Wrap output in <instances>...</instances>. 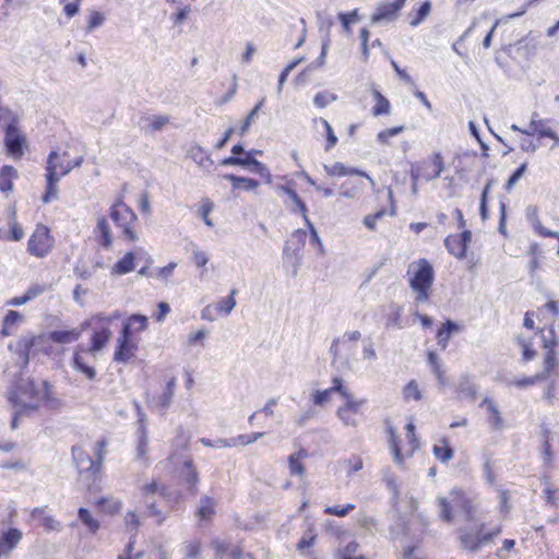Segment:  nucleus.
<instances>
[{
	"mask_svg": "<svg viewBox=\"0 0 559 559\" xmlns=\"http://www.w3.org/2000/svg\"><path fill=\"white\" fill-rule=\"evenodd\" d=\"M121 313L116 310L110 314L95 313L82 324V329L92 328L90 345H78L72 357V367L75 371L81 372L87 380L96 378V370L90 364V356L94 357L96 353L102 350L109 343L112 332L111 324L120 319Z\"/></svg>",
	"mask_w": 559,
	"mask_h": 559,
	"instance_id": "nucleus-1",
	"label": "nucleus"
},
{
	"mask_svg": "<svg viewBox=\"0 0 559 559\" xmlns=\"http://www.w3.org/2000/svg\"><path fill=\"white\" fill-rule=\"evenodd\" d=\"M83 155L75 145H67L64 150L51 151L46 162V191L41 197L49 203L58 197L59 180L82 165Z\"/></svg>",
	"mask_w": 559,
	"mask_h": 559,
	"instance_id": "nucleus-2",
	"label": "nucleus"
},
{
	"mask_svg": "<svg viewBox=\"0 0 559 559\" xmlns=\"http://www.w3.org/2000/svg\"><path fill=\"white\" fill-rule=\"evenodd\" d=\"M52 386L48 381H43L39 388L35 381H23L15 386L9 394V401L13 406L20 407L12 418V428L17 427V421L21 416L28 412L38 409L41 402L51 400Z\"/></svg>",
	"mask_w": 559,
	"mask_h": 559,
	"instance_id": "nucleus-3",
	"label": "nucleus"
},
{
	"mask_svg": "<svg viewBox=\"0 0 559 559\" xmlns=\"http://www.w3.org/2000/svg\"><path fill=\"white\" fill-rule=\"evenodd\" d=\"M439 518L445 523H452L454 513L464 514L465 521L472 522L475 518L476 496L459 487L452 488L447 497H438Z\"/></svg>",
	"mask_w": 559,
	"mask_h": 559,
	"instance_id": "nucleus-4",
	"label": "nucleus"
},
{
	"mask_svg": "<svg viewBox=\"0 0 559 559\" xmlns=\"http://www.w3.org/2000/svg\"><path fill=\"white\" fill-rule=\"evenodd\" d=\"M388 441L393 454H414L420 450V440L416 435V426L412 417L403 425V436L391 418L384 421Z\"/></svg>",
	"mask_w": 559,
	"mask_h": 559,
	"instance_id": "nucleus-5",
	"label": "nucleus"
},
{
	"mask_svg": "<svg viewBox=\"0 0 559 559\" xmlns=\"http://www.w3.org/2000/svg\"><path fill=\"white\" fill-rule=\"evenodd\" d=\"M409 287L415 293L416 302L429 300L435 281L432 264L425 258L413 261L407 267Z\"/></svg>",
	"mask_w": 559,
	"mask_h": 559,
	"instance_id": "nucleus-6",
	"label": "nucleus"
},
{
	"mask_svg": "<svg viewBox=\"0 0 559 559\" xmlns=\"http://www.w3.org/2000/svg\"><path fill=\"white\" fill-rule=\"evenodd\" d=\"M109 217L120 230L121 237L128 242L139 239V219L134 211L119 198L109 209Z\"/></svg>",
	"mask_w": 559,
	"mask_h": 559,
	"instance_id": "nucleus-7",
	"label": "nucleus"
},
{
	"mask_svg": "<svg viewBox=\"0 0 559 559\" xmlns=\"http://www.w3.org/2000/svg\"><path fill=\"white\" fill-rule=\"evenodd\" d=\"M79 473V481L90 491L99 489L103 456H72Z\"/></svg>",
	"mask_w": 559,
	"mask_h": 559,
	"instance_id": "nucleus-8",
	"label": "nucleus"
},
{
	"mask_svg": "<svg viewBox=\"0 0 559 559\" xmlns=\"http://www.w3.org/2000/svg\"><path fill=\"white\" fill-rule=\"evenodd\" d=\"M445 168L441 152H433L428 157L414 163L411 167V177L414 182L432 181L441 176Z\"/></svg>",
	"mask_w": 559,
	"mask_h": 559,
	"instance_id": "nucleus-9",
	"label": "nucleus"
},
{
	"mask_svg": "<svg viewBox=\"0 0 559 559\" xmlns=\"http://www.w3.org/2000/svg\"><path fill=\"white\" fill-rule=\"evenodd\" d=\"M55 247V238L48 226L39 223L27 241V252L29 255L43 259L51 253Z\"/></svg>",
	"mask_w": 559,
	"mask_h": 559,
	"instance_id": "nucleus-10",
	"label": "nucleus"
},
{
	"mask_svg": "<svg viewBox=\"0 0 559 559\" xmlns=\"http://www.w3.org/2000/svg\"><path fill=\"white\" fill-rule=\"evenodd\" d=\"M3 122L7 123L4 145L7 153L14 159H20L24 154V148L27 146L26 136L20 131L17 123L19 119L15 115L8 118Z\"/></svg>",
	"mask_w": 559,
	"mask_h": 559,
	"instance_id": "nucleus-11",
	"label": "nucleus"
},
{
	"mask_svg": "<svg viewBox=\"0 0 559 559\" xmlns=\"http://www.w3.org/2000/svg\"><path fill=\"white\" fill-rule=\"evenodd\" d=\"M342 399L344 404L337 408L336 414L345 425L356 427L365 417L362 408L366 400L355 399L348 389H346L345 395Z\"/></svg>",
	"mask_w": 559,
	"mask_h": 559,
	"instance_id": "nucleus-12",
	"label": "nucleus"
},
{
	"mask_svg": "<svg viewBox=\"0 0 559 559\" xmlns=\"http://www.w3.org/2000/svg\"><path fill=\"white\" fill-rule=\"evenodd\" d=\"M512 129L523 134L535 135L538 141L549 139L551 141L549 146L551 150L559 146V135L551 127H549L546 120L532 119L527 130L520 129L516 126H512Z\"/></svg>",
	"mask_w": 559,
	"mask_h": 559,
	"instance_id": "nucleus-13",
	"label": "nucleus"
},
{
	"mask_svg": "<svg viewBox=\"0 0 559 559\" xmlns=\"http://www.w3.org/2000/svg\"><path fill=\"white\" fill-rule=\"evenodd\" d=\"M139 343L140 341L138 337H130L119 333L116 341L114 360L120 364L129 362L135 357L136 352L139 350Z\"/></svg>",
	"mask_w": 559,
	"mask_h": 559,
	"instance_id": "nucleus-14",
	"label": "nucleus"
},
{
	"mask_svg": "<svg viewBox=\"0 0 559 559\" xmlns=\"http://www.w3.org/2000/svg\"><path fill=\"white\" fill-rule=\"evenodd\" d=\"M472 242V233L467 229L461 234H452L445 237L444 246L448 252L456 258L463 260L467 258V249Z\"/></svg>",
	"mask_w": 559,
	"mask_h": 559,
	"instance_id": "nucleus-15",
	"label": "nucleus"
},
{
	"mask_svg": "<svg viewBox=\"0 0 559 559\" xmlns=\"http://www.w3.org/2000/svg\"><path fill=\"white\" fill-rule=\"evenodd\" d=\"M231 156L225 157L221 164L224 166H241L248 167L254 171H261L264 169V165L258 159L246 153L241 144H236L231 148Z\"/></svg>",
	"mask_w": 559,
	"mask_h": 559,
	"instance_id": "nucleus-16",
	"label": "nucleus"
},
{
	"mask_svg": "<svg viewBox=\"0 0 559 559\" xmlns=\"http://www.w3.org/2000/svg\"><path fill=\"white\" fill-rule=\"evenodd\" d=\"M236 294L237 290L231 289L229 296H227L226 298L221 299L216 304H211L204 307L201 312V318L206 321H214L218 317L229 314L236 306Z\"/></svg>",
	"mask_w": 559,
	"mask_h": 559,
	"instance_id": "nucleus-17",
	"label": "nucleus"
},
{
	"mask_svg": "<svg viewBox=\"0 0 559 559\" xmlns=\"http://www.w3.org/2000/svg\"><path fill=\"white\" fill-rule=\"evenodd\" d=\"M549 333L552 335L551 338L544 337V348L546 353L543 358V371L538 372L543 376V379L546 380L550 374H552L558 367V343L555 340L554 330L550 329Z\"/></svg>",
	"mask_w": 559,
	"mask_h": 559,
	"instance_id": "nucleus-18",
	"label": "nucleus"
},
{
	"mask_svg": "<svg viewBox=\"0 0 559 559\" xmlns=\"http://www.w3.org/2000/svg\"><path fill=\"white\" fill-rule=\"evenodd\" d=\"M323 169H324V173L326 174V176H329L331 178L353 177V176L366 177V179L368 180V183L371 187H373L376 185L374 180L367 173H365L360 169H357L355 167H348L341 162H335L330 165H324Z\"/></svg>",
	"mask_w": 559,
	"mask_h": 559,
	"instance_id": "nucleus-19",
	"label": "nucleus"
},
{
	"mask_svg": "<svg viewBox=\"0 0 559 559\" xmlns=\"http://www.w3.org/2000/svg\"><path fill=\"white\" fill-rule=\"evenodd\" d=\"M406 0H394L392 2H381L377 5L373 14L371 15V22L378 23L381 21L394 20L399 12L405 5Z\"/></svg>",
	"mask_w": 559,
	"mask_h": 559,
	"instance_id": "nucleus-20",
	"label": "nucleus"
},
{
	"mask_svg": "<svg viewBox=\"0 0 559 559\" xmlns=\"http://www.w3.org/2000/svg\"><path fill=\"white\" fill-rule=\"evenodd\" d=\"M148 318L146 316L133 313L126 318L120 333L130 337H136L138 334L148 329Z\"/></svg>",
	"mask_w": 559,
	"mask_h": 559,
	"instance_id": "nucleus-21",
	"label": "nucleus"
},
{
	"mask_svg": "<svg viewBox=\"0 0 559 559\" xmlns=\"http://www.w3.org/2000/svg\"><path fill=\"white\" fill-rule=\"evenodd\" d=\"M366 181L368 182L366 177H347L340 186L341 195L346 199L359 198L365 192Z\"/></svg>",
	"mask_w": 559,
	"mask_h": 559,
	"instance_id": "nucleus-22",
	"label": "nucleus"
},
{
	"mask_svg": "<svg viewBox=\"0 0 559 559\" xmlns=\"http://www.w3.org/2000/svg\"><path fill=\"white\" fill-rule=\"evenodd\" d=\"M93 236L95 241L104 249L111 248L114 237L106 216L98 217L96 226L93 229Z\"/></svg>",
	"mask_w": 559,
	"mask_h": 559,
	"instance_id": "nucleus-23",
	"label": "nucleus"
},
{
	"mask_svg": "<svg viewBox=\"0 0 559 559\" xmlns=\"http://www.w3.org/2000/svg\"><path fill=\"white\" fill-rule=\"evenodd\" d=\"M346 386L343 380L338 377L332 379V386L322 391H316L312 397L313 404L322 406L331 401L333 393H338L341 396L345 395Z\"/></svg>",
	"mask_w": 559,
	"mask_h": 559,
	"instance_id": "nucleus-24",
	"label": "nucleus"
},
{
	"mask_svg": "<svg viewBox=\"0 0 559 559\" xmlns=\"http://www.w3.org/2000/svg\"><path fill=\"white\" fill-rule=\"evenodd\" d=\"M22 532L16 527H9L0 535V557L8 556L21 542Z\"/></svg>",
	"mask_w": 559,
	"mask_h": 559,
	"instance_id": "nucleus-25",
	"label": "nucleus"
},
{
	"mask_svg": "<svg viewBox=\"0 0 559 559\" xmlns=\"http://www.w3.org/2000/svg\"><path fill=\"white\" fill-rule=\"evenodd\" d=\"M370 94L374 100V105L371 108V115L373 117L389 116L392 111V105L390 100L380 92L378 86L372 84L370 86Z\"/></svg>",
	"mask_w": 559,
	"mask_h": 559,
	"instance_id": "nucleus-26",
	"label": "nucleus"
},
{
	"mask_svg": "<svg viewBox=\"0 0 559 559\" xmlns=\"http://www.w3.org/2000/svg\"><path fill=\"white\" fill-rule=\"evenodd\" d=\"M459 540L461 546L471 552H477L483 547L477 528L475 532L467 527L460 528Z\"/></svg>",
	"mask_w": 559,
	"mask_h": 559,
	"instance_id": "nucleus-27",
	"label": "nucleus"
},
{
	"mask_svg": "<svg viewBox=\"0 0 559 559\" xmlns=\"http://www.w3.org/2000/svg\"><path fill=\"white\" fill-rule=\"evenodd\" d=\"M135 269V254L132 251H128L110 267V274L112 276H122Z\"/></svg>",
	"mask_w": 559,
	"mask_h": 559,
	"instance_id": "nucleus-28",
	"label": "nucleus"
},
{
	"mask_svg": "<svg viewBox=\"0 0 559 559\" xmlns=\"http://www.w3.org/2000/svg\"><path fill=\"white\" fill-rule=\"evenodd\" d=\"M223 178L231 183L233 191H255L260 187V181L253 178L241 177L234 174H225Z\"/></svg>",
	"mask_w": 559,
	"mask_h": 559,
	"instance_id": "nucleus-29",
	"label": "nucleus"
},
{
	"mask_svg": "<svg viewBox=\"0 0 559 559\" xmlns=\"http://www.w3.org/2000/svg\"><path fill=\"white\" fill-rule=\"evenodd\" d=\"M142 495L143 497L158 495L166 500H171L176 498L177 491L171 490L164 484H158L157 481L153 480L142 487Z\"/></svg>",
	"mask_w": 559,
	"mask_h": 559,
	"instance_id": "nucleus-30",
	"label": "nucleus"
},
{
	"mask_svg": "<svg viewBox=\"0 0 559 559\" xmlns=\"http://www.w3.org/2000/svg\"><path fill=\"white\" fill-rule=\"evenodd\" d=\"M83 329L73 328L70 330H58L49 333V340L57 344H71L82 335Z\"/></svg>",
	"mask_w": 559,
	"mask_h": 559,
	"instance_id": "nucleus-31",
	"label": "nucleus"
},
{
	"mask_svg": "<svg viewBox=\"0 0 559 559\" xmlns=\"http://www.w3.org/2000/svg\"><path fill=\"white\" fill-rule=\"evenodd\" d=\"M461 326L451 320H447L437 331L438 345L445 349L453 333L460 332Z\"/></svg>",
	"mask_w": 559,
	"mask_h": 559,
	"instance_id": "nucleus-32",
	"label": "nucleus"
},
{
	"mask_svg": "<svg viewBox=\"0 0 559 559\" xmlns=\"http://www.w3.org/2000/svg\"><path fill=\"white\" fill-rule=\"evenodd\" d=\"M17 178L16 169L11 165H4L0 169V191L9 193L13 190V181Z\"/></svg>",
	"mask_w": 559,
	"mask_h": 559,
	"instance_id": "nucleus-33",
	"label": "nucleus"
},
{
	"mask_svg": "<svg viewBox=\"0 0 559 559\" xmlns=\"http://www.w3.org/2000/svg\"><path fill=\"white\" fill-rule=\"evenodd\" d=\"M390 535H391V538H393V539H401L404 537L405 538L408 537L409 520L406 516L399 514L396 516L394 524H392L390 527Z\"/></svg>",
	"mask_w": 559,
	"mask_h": 559,
	"instance_id": "nucleus-34",
	"label": "nucleus"
},
{
	"mask_svg": "<svg viewBox=\"0 0 559 559\" xmlns=\"http://www.w3.org/2000/svg\"><path fill=\"white\" fill-rule=\"evenodd\" d=\"M43 292H44V287L43 286H40V285H33V286L28 287V289L23 295L15 296V297L9 299L5 302V305L7 306H14V307L22 306V305L26 304L27 301L36 298L40 294H43Z\"/></svg>",
	"mask_w": 559,
	"mask_h": 559,
	"instance_id": "nucleus-35",
	"label": "nucleus"
},
{
	"mask_svg": "<svg viewBox=\"0 0 559 559\" xmlns=\"http://www.w3.org/2000/svg\"><path fill=\"white\" fill-rule=\"evenodd\" d=\"M292 202L295 204L296 206V210L300 213V215L302 216L307 227L310 229L311 231V235L312 237L316 239V240H319V237H318V234L314 229V226L313 224L310 222L309 217H308V207L306 205V203L300 199V197L298 195L297 192H295L290 198Z\"/></svg>",
	"mask_w": 559,
	"mask_h": 559,
	"instance_id": "nucleus-36",
	"label": "nucleus"
},
{
	"mask_svg": "<svg viewBox=\"0 0 559 559\" xmlns=\"http://www.w3.org/2000/svg\"><path fill=\"white\" fill-rule=\"evenodd\" d=\"M23 320V316L15 311L9 310L3 318L2 329L0 330V336L5 337L12 334L11 328L16 325Z\"/></svg>",
	"mask_w": 559,
	"mask_h": 559,
	"instance_id": "nucleus-37",
	"label": "nucleus"
},
{
	"mask_svg": "<svg viewBox=\"0 0 559 559\" xmlns=\"http://www.w3.org/2000/svg\"><path fill=\"white\" fill-rule=\"evenodd\" d=\"M402 395L405 402H419L423 400V391L416 380H411L404 385Z\"/></svg>",
	"mask_w": 559,
	"mask_h": 559,
	"instance_id": "nucleus-38",
	"label": "nucleus"
},
{
	"mask_svg": "<svg viewBox=\"0 0 559 559\" xmlns=\"http://www.w3.org/2000/svg\"><path fill=\"white\" fill-rule=\"evenodd\" d=\"M180 477L186 481L188 488L190 490H193L199 480V476L195 468L192 466L191 460H187L183 462V466L180 471Z\"/></svg>",
	"mask_w": 559,
	"mask_h": 559,
	"instance_id": "nucleus-39",
	"label": "nucleus"
},
{
	"mask_svg": "<svg viewBox=\"0 0 559 559\" xmlns=\"http://www.w3.org/2000/svg\"><path fill=\"white\" fill-rule=\"evenodd\" d=\"M307 239V233L304 229H296L286 241L284 251H299L304 248Z\"/></svg>",
	"mask_w": 559,
	"mask_h": 559,
	"instance_id": "nucleus-40",
	"label": "nucleus"
},
{
	"mask_svg": "<svg viewBox=\"0 0 559 559\" xmlns=\"http://www.w3.org/2000/svg\"><path fill=\"white\" fill-rule=\"evenodd\" d=\"M515 342L522 349V357L524 361L533 360L536 357V350L533 348V342L531 337L518 335L515 337Z\"/></svg>",
	"mask_w": 559,
	"mask_h": 559,
	"instance_id": "nucleus-41",
	"label": "nucleus"
},
{
	"mask_svg": "<svg viewBox=\"0 0 559 559\" xmlns=\"http://www.w3.org/2000/svg\"><path fill=\"white\" fill-rule=\"evenodd\" d=\"M388 214L389 211L385 207H381L377 210L374 213L366 215L362 219V224L368 230L373 231L377 229V223ZM390 214L393 215L394 210H392Z\"/></svg>",
	"mask_w": 559,
	"mask_h": 559,
	"instance_id": "nucleus-42",
	"label": "nucleus"
},
{
	"mask_svg": "<svg viewBox=\"0 0 559 559\" xmlns=\"http://www.w3.org/2000/svg\"><path fill=\"white\" fill-rule=\"evenodd\" d=\"M427 359L438 381L444 384L447 381L445 371L440 364L438 355L435 352H428Z\"/></svg>",
	"mask_w": 559,
	"mask_h": 559,
	"instance_id": "nucleus-43",
	"label": "nucleus"
},
{
	"mask_svg": "<svg viewBox=\"0 0 559 559\" xmlns=\"http://www.w3.org/2000/svg\"><path fill=\"white\" fill-rule=\"evenodd\" d=\"M316 121L320 122L324 129L325 132V143H324V151L329 152L331 151L336 144H337V136L335 135L332 126L330 122L324 118L316 119Z\"/></svg>",
	"mask_w": 559,
	"mask_h": 559,
	"instance_id": "nucleus-44",
	"label": "nucleus"
},
{
	"mask_svg": "<svg viewBox=\"0 0 559 559\" xmlns=\"http://www.w3.org/2000/svg\"><path fill=\"white\" fill-rule=\"evenodd\" d=\"M484 404L487 405V411L489 414L488 420L492 428L500 429L503 426V419L500 415V412L497 407V405L489 400H485Z\"/></svg>",
	"mask_w": 559,
	"mask_h": 559,
	"instance_id": "nucleus-45",
	"label": "nucleus"
},
{
	"mask_svg": "<svg viewBox=\"0 0 559 559\" xmlns=\"http://www.w3.org/2000/svg\"><path fill=\"white\" fill-rule=\"evenodd\" d=\"M78 516L91 533L95 534L99 530V522L92 516L88 509L81 507L78 510Z\"/></svg>",
	"mask_w": 559,
	"mask_h": 559,
	"instance_id": "nucleus-46",
	"label": "nucleus"
},
{
	"mask_svg": "<svg viewBox=\"0 0 559 559\" xmlns=\"http://www.w3.org/2000/svg\"><path fill=\"white\" fill-rule=\"evenodd\" d=\"M431 11V3L429 1H425L420 4V7L411 14V25L417 26L420 24L430 13Z\"/></svg>",
	"mask_w": 559,
	"mask_h": 559,
	"instance_id": "nucleus-47",
	"label": "nucleus"
},
{
	"mask_svg": "<svg viewBox=\"0 0 559 559\" xmlns=\"http://www.w3.org/2000/svg\"><path fill=\"white\" fill-rule=\"evenodd\" d=\"M214 206H215L214 202L211 199L203 198L201 200V204H200V209H199V214H200L202 221L204 222V224L210 226V227L213 226V222L210 218V214L214 210Z\"/></svg>",
	"mask_w": 559,
	"mask_h": 559,
	"instance_id": "nucleus-48",
	"label": "nucleus"
},
{
	"mask_svg": "<svg viewBox=\"0 0 559 559\" xmlns=\"http://www.w3.org/2000/svg\"><path fill=\"white\" fill-rule=\"evenodd\" d=\"M337 17L342 24L344 32L347 34H350L352 33V24L359 21L358 10L355 9L350 12L340 13Z\"/></svg>",
	"mask_w": 559,
	"mask_h": 559,
	"instance_id": "nucleus-49",
	"label": "nucleus"
},
{
	"mask_svg": "<svg viewBox=\"0 0 559 559\" xmlns=\"http://www.w3.org/2000/svg\"><path fill=\"white\" fill-rule=\"evenodd\" d=\"M96 506L100 508L103 511L107 512L110 515L118 513L121 510V502L118 500H109L107 498H99L96 501Z\"/></svg>",
	"mask_w": 559,
	"mask_h": 559,
	"instance_id": "nucleus-50",
	"label": "nucleus"
},
{
	"mask_svg": "<svg viewBox=\"0 0 559 559\" xmlns=\"http://www.w3.org/2000/svg\"><path fill=\"white\" fill-rule=\"evenodd\" d=\"M214 514V501L210 497H204L200 501L198 515L202 520H209Z\"/></svg>",
	"mask_w": 559,
	"mask_h": 559,
	"instance_id": "nucleus-51",
	"label": "nucleus"
},
{
	"mask_svg": "<svg viewBox=\"0 0 559 559\" xmlns=\"http://www.w3.org/2000/svg\"><path fill=\"white\" fill-rule=\"evenodd\" d=\"M527 168V163L521 164L508 178V180L504 183V190L507 192H511L512 189L515 187L518 181L523 177Z\"/></svg>",
	"mask_w": 559,
	"mask_h": 559,
	"instance_id": "nucleus-52",
	"label": "nucleus"
},
{
	"mask_svg": "<svg viewBox=\"0 0 559 559\" xmlns=\"http://www.w3.org/2000/svg\"><path fill=\"white\" fill-rule=\"evenodd\" d=\"M336 99H337L336 94L324 91V92H319L316 94V96L313 98V104L318 108H324L328 105H330L331 103L335 102Z\"/></svg>",
	"mask_w": 559,
	"mask_h": 559,
	"instance_id": "nucleus-53",
	"label": "nucleus"
},
{
	"mask_svg": "<svg viewBox=\"0 0 559 559\" xmlns=\"http://www.w3.org/2000/svg\"><path fill=\"white\" fill-rule=\"evenodd\" d=\"M540 381H544L543 376H540L539 373H536L531 377H523V378L514 379L510 382V384L515 388H519V389H524L527 386H532Z\"/></svg>",
	"mask_w": 559,
	"mask_h": 559,
	"instance_id": "nucleus-54",
	"label": "nucleus"
},
{
	"mask_svg": "<svg viewBox=\"0 0 559 559\" xmlns=\"http://www.w3.org/2000/svg\"><path fill=\"white\" fill-rule=\"evenodd\" d=\"M356 506L354 503H347L345 506H333L324 509L325 514L335 515L338 518L346 516L349 512L354 511Z\"/></svg>",
	"mask_w": 559,
	"mask_h": 559,
	"instance_id": "nucleus-55",
	"label": "nucleus"
},
{
	"mask_svg": "<svg viewBox=\"0 0 559 559\" xmlns=\"http://www.w3.org/2000/svg\"><path fill=\"white\" fill-rule=\"evenodd\" d=\"M492 185L493 180L489 179L481 191L479 212L483 219L488 217L487 200Z\"/></svg>",
	"mask_w": 559,
	"mask_h": 559,
	"instance_id": "nucleus-56",
	"label": "nucleus"
},
{
	"mask_svg": "<svg viewBox=\"0 0 559 559\" xmlns=\"http://www.w3.org/2000/svg\"><path fill=\"white\" fill-rule=\"evenodd\" d=\"M403 130H404L403 126H397V127H392V128L381 130L377 134V140L381 144H388L391 138L400 134L401 132H403Z\"/></svg>",
	"mask_w": 559,
	"mask_h": 559,
	"instance_id": "nucleus-57",
	"label": "nucleus"
},
{
	"mask_svg": "<svg viewBox=\"0 0 559 559\" xmlns=\"http://www.w3.org/2000/svg\"><path fill=\"white\" fill-rule=\"evenodd\" d=\"M402 311L403 309L401 306L391 305L390 312L386 316V326H400Z\"/></svg>",
	"mask_w": 559,
	"mask_h": 559,
	"instance_id": "nucleus-58",
	"label": "nucleus"
},
{
	"mask_svg": "<svg viewBox=\"0 0 559 559\" xmlns=\"http://www.w3.org/2000/svg\"><path fill=\"white\" fill-rule=\"evenodd\" d=\"M104 21H105V15L103 12L97 11V10L91 11L88 19H87L86 31L87 32L94 31L95 28L99 27L104 23Z\"/></svg>",
	"mask_w": 559,
	"mask_h": 559,
	"instance_id": "nucleus-59",
	"label": "nucleus"
},
{
	"mask_svg": "<svg viewBox=\"0 0 559 559\" xmlns=\"http://www.w3.org/2000/svg\"><path fill=\"white\" fill-rule=\"evenodd\" d=\"M316 537H317V535L313 532V530L311 527L308 528V531L305 532V534L299 539V542L297 544V549L300 551H304V550L310 548L314 544Z\"/></svg>",
	"mask_w": 559,
	"mask_h": 559,
	"instance_id": "nucleus-60",
	"label": "nucleus"
},
{
	"mask_svg": "<svg viewBox=\"0 0 559 559\" xmlns=\"http://www.w3.org/2000/svg\"><path fill=\"white\" fill-rule=\"evenodd\" d=\"M0 467L3 469H12L14 472H22L26 468V464L17 459H2L0 460Z\"/></svg>",
	"mask_w": 559,
	"mask_h": 559,
	"instance_id": "nucleus-61",
	"label": "nucleus"
},
{
	"mask_svg": "<svg viewBox=\"0 0 559 559\" xmlns=\"http://www.w3.org/2000/svg\"><path fill=\"white\" fill-rule=\"evenodd\" d=\"M302 456H288V467L290 475L302 476L305 473V466L301 462Z\"/></svg>",
	"mask_w": 559,
	"mask_h": 559,
	"instance_id": "nucleus-62",
	"label": "nucleus"
},
{
	"mask_svg": "<svg viewBox=\"0 0 559 559\" xmlns=\"http://www.w3.org/2000/svg\"><path fill=\"white\" fill-rule=\"evenodd\" d=\"M168 123V116H154L147 120V128L150 131H159Z\"/></svg>",
	"mask_w": 559,
	"mask_h": 559,
	"instance_id": "nucleus-63",
	"label": "nucleus"
},
{
	"mask_svg": "<svg viewBox=\"0 0 559 559\" xmlns=\"http://www.w3.org/2000/svg\"><path fill=\"white\" fill-rule=\"evenodd\" d=\"M24 237V230L22 226L15 221V217L13 216V219L10 224V235L5 237V240L10 241H20Z\"/></svg>",
	"mask_w": 559,
	"mask_h": 559,
	"instance_id": "nucleus-64",
	"label": "nucleus"
}]
</instances>
